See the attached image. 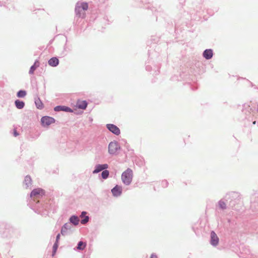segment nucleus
I'll list each match as a JSON object with an SVG mask.
<instances>
[{
	"mask_svg": "<svg viewBox=\"0 0 258 258\" xmlns=\"http://www.w3.org/2000/svg\"><path fill=\"white\" fill-rule=\"evenodd\" d=\"M88 9V4L85 2H78L75 8V12L79 17H85V11Z\"/></svg>",
	"mask_w": 258,
	"mask_h": 258,
	"instance_id": "f257e3e1",
	"label": "nucleus"
},
{
	"mask_svg": "<svg viewBox=\"0 0 258 258\" xmlns=\"http://www.w3.org/2000/svg\"><path fill=\"white\" fill-rule=\"evenodd\" d=\"M133 176V171L131 169L128 168L122 173L121 180L125 184L129 185L132 181Z\"/></svg>",
	"mask_w": 258,
	"mask_h": 258,
	"instance_id": "f03ea898",
	"label": "nucleus"
},
{
	"mask_svg": "<svg viewBox=\"0 0 258 258\" xmlns=\"http://www.w3.org/2000/svg\"><path fill=\"white\" fill-rule=\"evenodd\" d=\"M120 148L116 142H111L108 145V152L111 154H115Z\"/></svg>",
	"mask_w": 258,
	"mask_h": 258,
	"instance_id": "7ed1b4c3",
	"label": "nucleus"
},
{
	"mask_svg": "<svg viewBox=\"0 0 258 258\" xmlns=\"http://www.w3.org/2000/svg\"><path fill=\"white\" fill-rule=\"evenodd\" d=\"M44 194V190L41 188H36L33 189L30 195L31 198H38Z\"/></svg>",
	"mask_w": 258,
	"mask_h": 258,
	"instance_id": "20e7f679",
	"label": "nucleus"
},
{
	"mask_svg": "<svg viewBox=\"0 0 258 258\" xmlns=\"http://www.w3.org/2000/svg\"><path fill=\"white\" fill-rule=\"evenodd\" d=\"M41 122L44 126H48L51 123L54 122L55 120L53 118L49 116H44L41 118Z\"/></svg>",
	"mask_w": 258,
	"mask_h": 258,
	"instance_id": "39448f33",
	"label": "nucleus"
},
{
	"mask_svg": "<svg viewBox=\"0 0 258 258\" xmlns=\"http://www.w3.org/2000/svg\"><path fill=\"white\" fill-rule=\"evenodd\" d=\"M107 128L112 133L118 136L120 134L119 128L114 124H107L106 125Z\"/></svg>",
	"mask_w": 258,
	"mask_h": 258,
	"instance_id": "423d86ee",
	"label": "nucleus"
},
{
	"mask_svg": "<svg viewBox=\"0 0 258 258\" xmlns=\"http://www.w3.org/2000/svg\"><path fill=\"white\" fill-rule=\"evenodd\" d=\"M211 243L213 245H217L219 242V238L216 234L212 231L211 233Z\"/></svg>",
	"mask_w": 258,
	"mask_h": 258,
	"instance_id": "0eeeda50",
	"label": "nucleus"
},
{
	"mask_svg": "<svg viewBox=\"0 0 258 258\" xmlns=\"http://www.w3.org/2000/svg\"><path fill=\"white\" fill-rule=\"evenodd\" d=\"M112 194L114 196H119L122 192V187L118 185H116L112 190Z\"/></svg>",
	"mask_w": 258,
	"mask_h": 258,
	"instance_id": "6e6552de",
	"label": "nucleus"
},
{
	"mask_svg": "<svg viewBox=\"0 0 258 258\" xmlns=\"http://www.w3.org/2000/svg\"><path fill=\"white\" fill-rule=\"evenodd\" d=\"M107 168H108V165L106 164H102V165L98 164L96 166L95 169L93 171V173H98L100 171H101L104 169H107Z\"/></svg>",
	"mask_w": 258,
	"mask_h": 258,
	"instance_id": "1a4fd4ad",
	"label": "nucleus"
},
{
	"mask_svg": "<svg viewBox=\"0 0 258 258\" xmlns=\"http://www.w3.org/2000/svg\"><path fill=\"white\" fill-rule=\"evenodd\" d=\"M55 111H65L67 112H73V110L69 107L64 106H57L54 108Z\"/></svg>",
	"mask_w": 258,
	"mask_h": 258,
	"instance_id": "9d476101",
	"label": "nucleus"
},
{
	"mask_svg": "<svg viewBox=\"0 0 258 258\" xmlns=\"http://www.w3.org/2000/svg\"><path fill=\"white\" fill-rule=\"evenodd\" d=\"M58 59L55 57L50 58L48 62L49 65L51 67H56L58 65Z\"/></svg>",
	"mask_w": 258,
	"mask_h": 258,
	"instance_id": "9b49d317",
	"label": "nucleus"
},
{
	"mask_svg": "<svg viewBox=\"0 0 258 258\" xmlns=\"http://www.w3.org/2000/svg\"><path fill=\"white\" fill-rule=\"evenodd\" d=\"M204 57L207 59H210L213 56V51L211 49H206L203 53Z\"/></svg>",
	"mask_w": 258,
	"mask_h": 258,
	"instance_id": "f8f14e48",
	"label": "nucleus"
},
{
	"mask_svg": "<svg viewBox=\"0 0 258 258\" xmlns=\"http://www.w3.org/2000/svg\"><path fill=\"white\" fill-rule=\"evenodd\" d=\"M77 105L79 108L85 109L87 106V103L85 101H78Z\"/></svg>",
	"mask_w": 258,
	"mask_h": 258,
	"instance_id": "ddd939ff",
	"label": "nucleus"
},
{
	"mask_svg": "<svg viewBox=\"0 0 258 258\" xmlns=\"http://www.w3.org/2000/svg\"><path fill=\"white\" fill-rule=\"evenodd\" d=\"M71 226L70 224H65L61 228V233L62 235H64L68 229H71Z\"/></svg>",
	"mask_w": 258,
	"mask_h": 258,
	"instance_id": "4468645a",
	"label": "nucleus"
},
{
	"mask_svg": "<svg viewBox=\"0 0 258 258\" xmlns=\"http://www.w3.org/2000/svg\"><path fill=\"white\" fill-rule=\"evenodd\" d=\"M16 106L18 109H22L24 107L25 103L23 101L17 100L15 102Z\"/></svg>",
	"mask_w": 258,
	"mask_h": 258,
	"instance_id": "2eb2a0df",
	"label": "nucleus"
},
{
	"mask_svg": "<svg viewBox=\"0 0 258 258\" xmlns=\"http://www.w3.org/2000/svg\"><path fill=\"white\" fill-rule=\"evenodd\" d=\"M70 221L71 223H73L75 225H77L79 224V219L78 217L73 216L70 218Z\"/></svg>",
	"mask_w": 258,
	"mask_h": 258,
	"instance_id": "dca6fc26",
	"label": "nucleus"
},
{
	"mask_svg": "<svg viewBox=\"0 0 258 258\" xmlns=\"http://www.w3.org/2000/svg\"><path fill=\"white\" fill-rule=\"evenodd\" d=\"M39 66V62L38 61H36L35 62L34 64L31 67L29 73L31 74H33L34 71L36 70V69Z\"/></svg>",
	"mask_w": 258,
	"mask_h": 258,
	"instance_id": "f3484780",
	"label": "nucleus"
},
{
	"mask_svg": "<svg viewBox=\"0 0 258 258\" xmlns=\"http://www.w3.org/2000/svg\"><path fill=\"white\" fill-rule=\"evenodd\" d=\"M24 183L27 187L31 184V178L30 176H26L25 178Z\"/></svg>",
	"mask_w": 258,
	"mask_h": 258,
	"instance_id": "a211bd4d",
	"label": "nucleus"
},
{
	"mask_svg": "<svg viewBox=\"0 0 258 258\" xmlns=\"http://www.w3.org/2000/svg\"><path fill=\"white\" fill-rule=\"evenodd\" d=\"M86 246V243L83 241H80L78 244L77 249L78 250H83Z\"/></svg>",
	"mask_w": 258,
	"mask_h": 258,
	"instance_id": "6ab92c4d",
	"label": "nucleus"
},
{
	"mask_svg": "<svg viewBox=\"0 0 258 258\" xmlns=\"http://www.w3.org/2000/svg\"><path fill=\"white\" fill-rule=\"evenodd\" d=\"M35 104L37 107L39 109H41L43 107V104L39 99L35 101Z\"/></svg>",
	"mask_w": 258,
	"mask_h": 258,
	"instance_id": "aec40b11",
	"label": "nucleus"
},
{
	"mask_svg": "<svg viewBox=\"0 0 258 258\" xmlns=\"http://www.w3.org/2000/svg\"><path fill=\"white\" fill-rule=\"evenodd\" d=\"M26 92L23 90H20L17 93V96L18 97H24L26 96Z\"/></svg>",
	"mask_w": 258,
	"mask_h": 258,
	"instance_id": "412c9836",
	"label": "nucleus"
},
{
	"mask_svg": "<svg viewBox=\"0 0 258 258\" xmlns=\"http://www.w3.org/2000/svg\"><path fill=\"white\" fill-rule=\"evenodd\" d=\"M102 177L104 179H106L108 177V175H109V171L108 170H104L102 172Z\"/></svg>",
	"mask_w": 258,
	"mask_h": 258,
	"instance_id": "4be33fe9",
	"label": "nucleus"
},
{
	"mask_svg": "<svg viewBox=\"0 0 258 258\" xmlns=\"http://www.w3.org/2000/svg\"><path fill=\"white\" fill-rule=\"evenodd\" d=\"M219 205L220 207L222 209H225L226 207L225 203L223 201H220L219 203Z\"/></svg>",
	"mask_w": 258,
	"mask_h": 258,
	"instance_id": "5701e85b",
	"label": "nucleus"
},
{
	"mask_svg": "<svg viewBox=\"0 0 258 258\" xmlns=\"http://www.w3.org/2000/svg\"><path fill=\"white\" fill-rule=\"evenodd\" d=\"M89 220L88 216H86L85 218L81 221V223L83 224H86Z\"/></svg>",
	"mask_w": 258,
	"mask_h": 258,
	"instance_id": "b1692460",
	"label": "nucleus"
},
{
	"mask_svg": "<svg viewBox=\"0 0 258 258\" xmlns=\"http://www.w3.org/2000/svg\"><path fill=\"white\" fill-rule=\"evenodd\" d=\"M58 247V242H55L54 245H53V253H54L57 249Z\"/></svg>",
	"mask_w": 258,
	"mask_h": 258,
	"instance_id": "393cba45",
	"label": "nucleus"
},
{
	"mask_svg": "<svg viewBox=\"0 0 258 258\" xmlns=\"http://www.w3.org/2000/svg\"><path fill=\"white\" fill-rule=\"evenodd\" d=\"M59 238H60V234H58L57 236H56V242H58V240L59 239Z\"/></svg>",
	"mask_w": 258,
	"mask_h": 258,
	"instance_id": "a878e982",
	"label": "nucleus"
},
{
	"mask_svg": "<svg viewBox=\"0 0 258 258\" xmlns=\"http://www.w3.org/2000/svg\"><path fill=\"white\" fill-rule=\"evenodd\" d=\"M14 135L15 137H17L19 135V134L17 132L16 130H14Z\"/></svg>",
	"mask_w": 258,
	"mask_h": 258,
	"instance_id": "bb28decb",
	"label": "nucleus"
},
{
	"mask_svg": "<svg viewBox=\"0 0 258 258\" xmlns=\"http://www.w3.org/2000/svg\"><path fill=\"white\" fill-rule=\"evenodd\" d=\"M150 258H158L157 256L154 254H151Z\"/></svg>",
	"mask_w": 258,
	"mask_h": 258,
	"instance_id": "cd10ccee",
	"label": "nucleus"
},
{
	"mask_svg": "<svg viewBox=\"0 0 258 258\" xmlns=\"http://www.w3.org/2000/svg\"><path fill=\"white\" fill-rule=\"evenodd\" d=\"M86 213V212H83L82 213V216H83L84 214H85Z\"/></svg>",
	"mask_w": 258,
	"mask_h": 258,
	"instance_id": "c85d7f7f",
	"label": "nucleus"
},
{
	"mask_svg": "<svg viewBox=\"0 0 258 258\" xmlns=\"http://www.w3.org/2000/svg\"><path fill=\"white\" fill-rule=\"evenodd\" d=\"M255 123H256V121H254L253 122V124H255Z\"/></svg>",
	"mask_w": 258,
	"mask_h": 258,
	"instance_id": "c756f323",
	"label": "nucleus"
}]
</instances>
